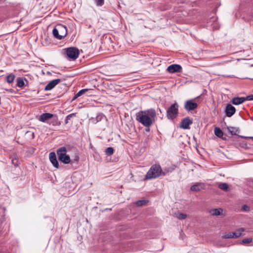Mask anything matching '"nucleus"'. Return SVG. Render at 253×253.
I'll list each match as a JSON object with an SVG mask.
<instances>
[{
	"label": "nucleus",
	"mask_w": 253,
	"mask_h": 253,
	"mask_svg": "<svg viewBox=\"0 0 253 253\" xmlns=\"http://www.w3.org/2000/svg\"><path fill=\"white\" fill-rule=\"evenodd\" d=\"M232 234L233 235V238H237V237H236V234L235 232H232Z\"/></svg>",
	"instance_id": "nucleus-39"
},
{
	"label": "nucleus",
	"mask_w": 253,
	"mask_h": 253,
	"mask_svg": "<svg viewBox=\"0 0 253 253\" xmlns=\"http://www.w3.org/2000/svg\"><path fill=\"white\" fill-rule=\"evenodd\" d=\"M79 49L76 47H69L67 49L66 54L68 58L75 60L78 57Z\"/></svg>",
	"instance_id": "nucleus-6"
},
{
	"label": "nucleus",
	"mask_w": 253,
	"mask_h": 253,
	"mask_svg": "<svg viewBox=\"0 0 253 253\" xmlns=\"http://www.w3.org/2000/svg\"><path fill=\"white\" fill-rule=\"evenodd\" d=\"M25 84L23 80L21 78H18L17 79V86L19 87H22Z\"/></svg>",
	"instance_id": "nucleus-22"
},
{
	"label": "nucleus",
	"mask_w": 253,
	"mask_h": 253,
	"mask_svg": "<svg viewBox=\"0 0 253 253\" xmlns=\"http://www.w3.org/2000/svg\"><path fill=\"white\" fill-rule=\"evenodd\" d=\"M244 231V228H239L235 231L236 237L237 238L242 236V232Z\"/></svg>",
	"instance_id": "nucleus-31"
},
{
	"label": "nucleus",
	"mask_w": 253,
	"mask_h": 253,
	"mask_svg": "<svg viewBox=\"0 0 253 253\" xmlns=\"http://www.w3.org/2000/svg\"><path fill=\"white\" fill-rule=\"evenodd\" d=\"M162 173V169L160 165L155 164L151 166L147 172L145 179H152L156 178L161 176Z\"/></svg>",
	"instance_id": "nucleus-2"
},
{
	"label": "nucleus",
	"mask_w": 253,
	"mask_h": 253,
	"mask_svg": "<svg viewBox=\"0 0 253 253\" xmlns=\"http://www.w3.org/2000/svg\"><path fill=\"white\" fill-rule=\"evenodd\" d=\"M12 163L15 166L18 165V160L17 159H14L12 160Z\"/></svg>",
	"instance_id": "nucleus-37"
},
{
	"label": "nucleus",
	"mask_w": 253,
	"mask_h": 253,
	"mask_svg": "<svg viewBox=\"0 0 253 253\" xmlns=\"http://www.w3.org/2000/svg\"><path fill=\"white\" fill-rule=\"evenodd\" d=\"M182 67L180 65L172 64L169 65L167 71L170 73H174L175 72H181Z\"/></svg>",
	"instance_id": "nucleus-8"
},
{
	"label": "nucleus",
	"mask_w": 253,
	"mask_h": 253,
	"mask_svg": "<svg viewBox=\"0 0 253 253\" xmlns=\"http://www.w3.org/2000/svg\"><path fill=\"white\" fill-rule=\"evenodd\" d=\"M223 210L221 208L214 209L211 211V213L212 215H220L222 214Z\"/></svg>",
	"instance_id": "nucleus-17"
},
{
	"label": "nucleus",
	"mask_w": 253,
	"mask_h": 253,
	"mask_svg": "<svg viewBox=\"0 0 253 253\" xmlns=\"http://www.w3.org/2000/svg\"><path fill=\"white\" fill-rule=\"evenodd\" d=\"M214 133L216 136L219 138H221L223 135L222 131L219 127L214 128Z\"/></svg>",
	"instance_id": "nucleus-19"
},
{
	"label": "nucleus",
	"mask_w": 253,
	"mask_h": 253,
	"mask_svg": "<svg viewBox=\"0 0 253 253\" xmlns=\"http://www.w3.org/2000/svg\"><path fill=\"white\" fill-rule=\"evenodd\" d=\"M178 113V105L174 103L167 110V117L169 119L173 120L176 118Z\"/></svg>",
	"instance_id": "nucleus-5"
},
{
	"label": "nucleus",
	"mask_w": 253,
	"mask_h": 253,
	"mask_svg": "<svg viewBox=\"0 0 253 253\" xmlns=\"http://www.w3.org/2000/svg\"><path fill=\"white\" fill-rule=\"evenodd\" d=\"M114 149L113 147H110L106 149L105 154L107 156H111L114 153Z\"/></svg>",
	"instance_id": "nucleus-23"
},
{
	"label": "nucleus",
	"mask_w": 253,
	"mask_h": 253,
	"mask_svg": "<svg viewBox=\"0 0 253 253\" xmlns=\"http://www.w3.org/2000/svg\"><path fill=\"white\" fill-rule=\"evenodd\" d=\"M86 93L87 96H91L92 95L93 91L91 93H90V92H86Z\"/></svg>",
	"instance_id": "nucleus-40"
},
{
	"label": "nucleus",
	"mask_w": 253,
	"mask_h": 253,
	"mask_svg": "<svg viewBox=\"0 0 253 253\" xmlns=\"http://www.w3.org/2000/svg\"><path fill=\"white\" fill-rule=\"evenodd\" d=\"M58 159L65 164H68L71 162L70 156L67 155V149L65 147H61L57 150Z\"/></svg>",
	"instance_id": "nucleus-4"
},
{
	"label": "nucleus",
	"mask_w": 253,
	"mask_h": 253,
	"mask_svg": "<svg viewBox=\"0 0 253 253\" xmlns=\"http://www.w3.org/2000/svg\"><path fill=\"white\" fill-rule=\"evenodd\" d=\"M192 124V121L189 118H185L182 120L180 126L183 129L189 128V126Z\"/></svg>",
	"instance_id": "nucleus-12"
},
{
	"label": "nucleus",
	"mask_w": 253,
	"mask_h": 253,
	"mask_svg": "<svg viewBox=\"0 0 253 253\" xmlns=\"http://www.w3.org/2000/svg\"><path fill=\"white\" fill-rule=\"evenodd\" d=\"M222 238L224 239H232L233 238V235L232 234V232H229L226 234H225L222 236Z\"/></svg>",
	"instance_id": "nucleus-26"
},
{
	"label": "nucleus",
	"mask_w": 253,
	"mask_h": 253,
	"mask_svg": "<svg viewBox=\"0 0 253 253\" xmlns=\"http://www.w3.org/2000/svg\"><path fill=\"white\" fill-rule=\"evenodd\" d=\"M49 159L52 165L56 168H59V164L57 159L56 155L53 152H50L49 155Z\"/></svg>",
	"instance_id": "nucleus-10"
},
{
	"label": "nucleus",
	"mask_w": 253,
	"mask_h": 253,
	"mask_svg": "<svg viewBox=\"0 0 253 253\" xmlns=\"http://www.w3.org/2000/svg\"><path fill=\"white\" fill-rule=\"evenodd\" d=\"M79 160V156L78 155H76L74 156V158L73 159V162H78Z\"/></svg>",
	"instance_id": "nucleus-36"
},
{
	"label": "nucleus",
	"mask_w": 253,
	"mask_h": 253,
	"mask_svg": "<svg viewBox=\"0 0 253 253\" xmlns=\"http://www.w3.org/2000/svg\"><path fill=\"white\" fill-rule=\"evenodd\" d=\"M148 201L146 200H138L135 202V205L138 206H142L147 204Z\"/></svg>",
	"instance_id": "nucleus-21"
},
{
	"label": "nucleus",
	"mask_w": 253,
	"mask_h": 253,
	"mask_svg": "<svg viewBox=\"0 0 253 253\" xmlns=\"http://www.w3.org/2000/svg\"><path fill=\"white\" fill-rule=\"evenodd\" d=\"M252 242V238H245L242 240V243L243 244H249Z\"/></svg>",
	"instance_id": "nucleus-33"
},
{
	"label": "nucleus",
	"mask_w": 253,
	"mask_h": 253,
	"mask_svg": "<svg viewBox=\"0 0 253 253\" xmlns=\"http://www.w3.org/2000/svg\"><path fill=\"white\" fill-rule=\"evenodd\" d=\"M15 79L14 75L11 74L6 77V81L8 83H12Z\"/></svg>",
	"instance_id": "nucleus-24"
},
{
	"label": "nucleus",
	"mask_w": 253,
	"mask_h": 253,
	"mask_svg": "<svg viewBox=\"0 0 253 253\" xmlns=\"http://www.w3.org/2000/svg\"><path fill=\"white\" fill-rule=\"evenodd\" d=\"M245 101V97H235L232 98L231 102L235 105H238Z\"/></svg>",
	"instance_id": "nucleus-14"
},
{
	"label": "nucleus",
	"mask_w": 253,
	"mask_h": 253,
	"mask_svg": "<svg viewBox=\"0 0 253 253\" xmlns=\"http://www.w3.org/2000/svg\"><path fill=\"white\" fill-rule=\"evenodd\" d=\"M53 115L49 113H43L42 114L39 119V120L42 122H45L47 120L52 118Z\"/></svg>",
	"instance_id": "nucleus-15"
},
{
	"label": "nucleus",
	"mask_w": 253,
	"mask_h": 253,
	"mask_svg": "<svg viewBox=\"0 0 253 253\" xmlns=\"http://www.w3.org/2000/svg\"><path fill=\"white\" fill-rule=\"evenodd\" d=\"M103 117V115L102 114H99L96 117V120L97 122L100 121L102 118Z\"/></svg>",
	"instance_id": "nucleus-34"
},
{
	"label": "nucleus",
	"mask_w": 253,
	"mask_h": 253,
	"mask_svg": "<svg viewBox=\"0 0 253 253\" xmlns=\"http://www.w3.org/2000/svg\"><path fill=\"white\" fill-rule=\"evenodd\" d=\"M240 137H241L242 138H245L246 139H253V137H246V136H240Z\"/></svg>",
	"instance_id": "nucleus-38"
},
{
	"label": "nucleus",
	"mask_w": 253,
	"mask_h": 253,
	"mask_svg": "<svg viewBox=\"0 0 253 253\" xmlns=\"http://www.w3.org/2000/svg\"><path fill=\"white\" fill-rule=\"evenodd\" d=\"M226 115L228 117H232L236 112L235 108L230 104H228L225 110Z\"/></svg>",
	"instance_id": "nucleus-9"
},
{
	"label": "nucleus",
	"mask_w": 253,
	"mask_h": 253,
	"mask_svg": "<svg viewBox=\"0 0 253 253\" xmlns=\"http://www.w3.org/2000/svg\"><path fill=\"white\" fill-rule=\"evenodd\" d=\"M76 116L75 113H72L68 115L65 118V124H67L69 123V121L71 119V118Z\"/></svg>",
	"instance_id": "nucleus-25"
},
{
	"label": "nucleus",
	"mask_w": 253,
	"mask_h": 253,
	"mask_svg": "<svg viewBox=\"0 0 253 253\" xmlns=\"http://www.w3.org/2000/svg\"><path fill=\"white\" fill-rule=\"evenodd\" d=\"M53 126H59L60 125V122L58 121L57 117L54 118L50 123Z\"/></svg>",
	"instance_id": "nucleus-27"
},
{
	"label": "nucleus",
	"mask_w": 253,
	"mask_h": 253,
	"mask_svg": "<svg viewBox=\"0 0 253 253\" xmlns=\"http://www.w3.org/2000/svg\"><path fill=\"white\" fill-rule=\"evenodd\" d=\"M244 231V228H239L235 231L236 237L237 238L242 236V232Z\"/></svg>",
	"instance_id": "nucleus-30"
},
{
	"label": "nucleus",
	"mask_w": 253,
	"mask_h": 253,
	"mask_svg": "<svg viewBox=\"0 0 253 253\" xmlns=\"http://www.w3.org/2000/svg\"><path fill=\"white\" fill-rule=\"evenodd\" d=\"M92 91H93V89L91 88H84L81 89L76 94H75L74 97V99L84 94H85L86 92H90V93H91Z\"/></svg>",
	"instance_id": "nucleus-16"
},
{
	"label": "nucleus",
	"mask_w": 253,
	"mask_h": 253,
	"mask_svg": "<svg viewBox=\"0 0 253 253\" xmlns=\"http://www.w3.org/2000/svg\"><path fill=\"white\" fill-rule=\"evenodd\" d=\"M245 101L247 100H253V94L247 96L245 97Z\"/></svg>",
	"instance_id": "nucleus-35"
},
{
	"label": "nucleus",
	"mask_w": 253,
	"mask_h": 253,
	"mask_svg": "<svg viewBox=\"0 0 253 253\" xmlns=\"http://www.w3.org/2000/svg\"><path fill=\"white\" fill-rule=\"evenodd\" d=\"M61 82V80L59 79L53 80L50 81L44 88L45 90H50L53 88L58 84Z\"/></svg>",
	"instance_id": "nucleus-11"
},
{
	"label": "nucleus",
	"mask_w": 253,
	"mask_h": 253,
	"mask_svg": "<svg viewBox=\"0 0 253 253\" xmlns=\"http://www.w3.org/2000/svg\"><path fill=\"white\" fill-rule=\"evenodd\" d=\"M93 1L98 6H101L104 3V0H93Z\"/></svg>",
	"instance_id": "nucleus-28"
},
{
	"label": "nucleus",
	"mask_w": 253,
	"mask_h": 253,
	"mask_svg": "<svg viewBox=\"0 0 253 253\" xmlns=\"http://www.w3.org/2000/svg\"><path fill=\"white\" fill-rule=\"evenodd\" d=\"M145 130H146V131H149L150 130V129H149V127H146V128H145Z\"/></svg>",
	"instance_id": "nucleus-41"
},
{
	"label": "nucleus",
	"mask_w": 253,
	"mask_h": 253,
	"mask_svg": "<svg viewBox=\"0 0 253 253\" xmlns=\"http://www.w3.org/2000/svg\"><path fill=\"white\" fill-rule=\"evenodd\" d=\"M227 129L232 135H236L237 132L239 131L238 128L232 126L227 127Z\"/></svg>",
	"instance_id": "nucleus-18"
},
{
	"label": "nucleus",
	"mask_w": 253,
	"mask_h": 253,
	"mask_svg": "<svg viewBox=\"0 0 253 253\" xmlns=\"http://www.w3.org/2000/svg\"><path fill=\"white\" fill-rule=\"evenodd\" d=\"M218 188L224 191H227L229 189V186L226 183H222L218 185Z\"/></svg>",
	"instance_id": "nucleus-20"
},
{
	"label": "nucleus",
	"mask_w": 253,
	"mask_h": 253,
	"mask_svg": "<svg viewBox=\"0 0 253 253\" xmlns=\"http://www.w3.org/2000/svg\"><path fill=\"white\" fill-rule=\"evenodd\" d=\"M32 135H33V137L34 138V133H32Z\"/></svg>",
	"instance_id": "nucleus-42"
},
{
	"label": "nucleus",
	"mask_w": 253,
	"mask_h": 253,
	"mask_svg": "<svg viewBox=\"0 0 253 253\" xmlns=\"http://www.w3.org/2000/svg\"><path fill=\"white\" fill-rule=\"evenodd\" d=\"M176 217L178 219L182 220L185 219L187 217V215L184 213H178Z\"/></svg>",
	"instance_id": "nucleus-29"
},
{
	"label": "nucleus",
	"mask_w": 253,
	"mask_h": 253,
	"mask_svg": "<svg viewBox=\"0 0 253 253\" xmlns=\"http://www.w3.org/2000/svg\"><path fill=\"white\" fill-rule=\"evenodd\" d=\"M242 211L248 212L250 211V208L247 205H244L242 207Z\"/></svg>",
	"instance_id": "nucleus-32"
},
{
	"label": "nucleus",
	"mask_w": 253,
	"mask_h": 253,
	"mask_svg": "<svg viewBox=\"0 0 253 253\" xmlns=\"http://www.w3.org/2000/svg\"><path fill=\"white\" fill-rule=\"evenodd\" d=\"M205 188V184L204 183L199 182L192 185L191 187V190L193 191H199Z\"/></svg>",
	"instance_id": "nucleus-13"
},
{
	"label": "nucleus",
	"mask_w": 253,
	"mask_h": 253,
	"mask_svg": "<svg viewBox=\"0 0 253 253\" xmlns=\"http://www.w3.org/2000/svg\"><path fill=\"white\" fill-rule=\"evenodd\" d=\"M52 34L54 38L58 40H62L67 34V29L65 26L61 24L57 25L52 30Z\"/></svg>",
	"instance_id": "nucleus-3"
},
{
	"label": "nucleus",
	"mask_w": 253,
	"mask_h": 253,
	"mask_svg": "<svg viewBox=\"0 0 253 253\" xmlns=\"http://www.w3.org/2000/svg\"><path fill=\"white\" fill-rule=\"evenodd\" d=\"M197 98L198 97H196L193 99L187 100L185 102L184 109L187 111H191L196 109L198 107V104L196 102H194V101H196Z\"/></svg>",
	"instance_id": "nucleus-7"
},
{
	"label": "nucleus",
	"mask_w": 253,
	"mask_h": 253,
	"mask_svg": "<svg viewBox=\"0 0 253 253\" xmlns=\"http://www.w3.org/2000/svg\"><path fill=\"white\" fill-rule=\"evenodd\" d=\"M136 120L146 127H149L157 119L156 112L151 108L144 111H140L136 115Z\"/></svg>",
	"instance_id": "nucleus-1"
}]
</instances>
